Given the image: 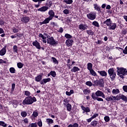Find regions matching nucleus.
<instances>
[{
  "instance_id": "nucleus-1",
  "label": "nucleus",
  "mask_w": 127,
  "mask_h": 127,
  "mask_svg": "<svg viewBox=\"0 0 127 127\" xmlns=\"http://www.w3.org/2000/svg\"><path fill=\"white\" fill-rule=\"evenodd\" d=\"M48 14L49 15V17L46 18L43 22H41V24H47V23H49V21L53 19L54 15H55V13L53 10H50L48 12Z\"/></svg>"
},
{
  "instance_id": "nucleus-2",
  "label": "nucleus",
  "mask_w": 127,
  "mask_h": 127,
  "mask_svg": "<svg viewBox=\"0 0 127 127\" xmlns=\"http://www.w3.org/2000/svg\"><path fill=\"white\" fill-rule=\"evenodd\" d=\"M34 102H36V98L34 97L32 98L31 96H28L25 98L23 101V105H32Z\"/></svg>"
},
{
  "instance_id": "nucleus-3",
  "label": "nucleus",
  "mask_w": 127,
  "mask_h": 127,
  "mask_svg": "<svg viewBox=\"0 0 127 127\" xmlns=\"http://www.w3.org/2000/svg\"><path fill=\"white\" fill-rule=\"evenodd\" d=\"M47 44L52 45L53 46H56L58 44V42L56 41L53 37H47Z\"/></svg>"
},
{
  "instance_id": "nucleus-4",
  "label": "nucleus",
  "mask_w": 127,
  "mask_h": 127,
  "mask_svg": "<svg viewBox=\"0 0 127 127\" xmlns=\"http://www.w3.org/2000/svg\"><path fill=\"white\" fill-rule=\"evenodd\" d=\"M108 74L112 81H114V80L116 79V76H117V74L116 73V71L114 70V68H110L108 70Z\"/></svg>"
},
{
  "instance_id": "nucleus-5",
  "label": "nucleus",
  "mask_w": 127,
  "mask_h": 127,
  "mask_svg": "<svg viewBox=\"0 0 127 127\" xmlns=\"http://www.w3.org/2000/svg\"><path fill=\"white\" fill-rule=\"evenodd\" d=\"M87 17L90 20H94L96 19V14L94 13H89L87 14Z\"/></svg>"
},
{
  "instance_id": "nucleus-6",
  "label": "nucleus",
  "mask_w": 127,
  "mask_h": 127,
  "mask_svg": "<svg viewBox=\"0 0 127 127\" xmlns=\"http://www.w3.org/2000/svg\"><path fill=\"white\" fill-rule=\"evenodd\" d=\"M95 95L96 97H102L103 99L106 98L105 94H104V92L103 91H101L100 90H98L95 92Z\"/></svg>"
},
{
  "instance_id": "nucleus-7",
  "label": "nucleus",
  "mask_w": 127,
  "mask_h": 127,
  "mask_svg": "<svg viewBox=\"0 0 127 127\" xmlns=\"http://www.w3.org/2000/svg\"><path fill=\"white\" fill-rule=\"evenodd\" d=\"M117 100H121V99H122V100H123V101H124L125 102H127V96H124L123 94L118 95L117 96Z\"/></svg>"
},
{
  "instance_id": "nucleus-8",
  "label": "nucleus",
  "mask_w": 127,
  "mask_h": 127,
  "mask_svg": "<svg viewBox=\"0 0 127 127\" xmlns=\"http://www.w3.org/2000/svg\"><path fill=\"white\" fill-rule=\"evenodd\" d=\"M117 97L114 96H111L110 97H108L106 98V101L107 102H112V101H114L115 100H117Z\"/></svg>"
},
{
  "instance_id": "nucleus-9",
  "label": "nucleus",
  "mask_w": 127,
  "mask_h": 127,
  "mask_svg": "<svg viewBox=\"0 0 127 127\" xmlns=\"http://www.w3.org/2000/svg\"><path fill=\"white\" fill-rule=\"evenodd\" d=\"M78 28L82 31H84V30H87V29L88 28V26H87L85 24H81L79 25Z\"/></svg>"
},
{
  "instance_id": "nucleus-10",
  "label": "nucleus",
  "mask_w": 127,
  "mask_h": 127,
  "mask_svg": "<svg viewBox=\"0 0 127 127\" xmlns=\"http://www.w3.org/2000/svg\"><path fill=\"white\" fill-rule=\"evenodd\" d=\"M33 46H35V47L37 48V49H41L40 44L38 42H37V41H35V42H33Z\"/></svg>"
},
{
  "instance_id": "nucleus-11",
  "label": "nucleus",
  "mask_w": 127,
  "mask_h": 127,
  "mask_svg": "<svg viewBox=\"0 0 127 127\" xmlns=\"http://www.w3.org/2000/svg\"><path fill=\"white\" fill-rule=\"evenodd\" d=\"M49 8V7H48V6H44L38 9V11L44 12V11H46V10H47Z\"/></svg>"
},
{
  "instance_id": "nucleus-12",
  "label": "nucleus",
  "mask_w": 127,
  "mask_h": 127,
  "mask_svg": "<svg viewBox=\"0 0 127 127\" xmlns=\"http://www.w3.org/2000/svg\"><path fill=\"white\" fill-rule=\"evenodd\" d=\"M6 47H4L0 51V55L1 56H3L5 53H6Z\"/></svg>"
},
{
  "instance_id": "nucleus-13",
  "label": "nucleus",
  "mask_w": 127,
  "mask_h": 127,
  "mask_svg": "<svg viewBox=\"0 0 127 127\" xmlns=\"http://www.w3.org/2000/svg\"><path fill=\"white\" fill-rule=\"evenodd\" d=\"M65 43L67 46H72V44L73 43V40L68 39L66 41Z\"/></svg>"
},
{
  "instance_id": "nucleus-14",
  "label": "nucleus",
  "mask_w": 127,
  "mask_h": 127,
  "mask_svg": "<svg viewBox=\"0 0 127 127\" xmlns=\"http://www.w3.org/2000/svg\"><path fill=\"white\" fill-rule=\"evenodd\" d=\"M112 23V21H111V19H107L106 21L103 22V24H106L107 26H110L111 24Z\"/></svg>"
},
{
  "instance_id": "nucleus-15",
  "label": "nucleus",
  "mask_w": 127,
  "mask_h": 127,
  "mask_svg": "<svg viewBox=\"0 0 127 127\" xmlns=\"http://www.w3.org/2000/svg\"><path fill=\"white\" fill-rule=\"evenodd\" d=\"M98 73H99L101 76H102V77H107V75H108L107 72L105 71H98Z\"/></svg>"
},
{
  "instance_id": "nucleus-16",
  "label": "nucleus",
  "mask_w": 127,
  "mask_h": 127,
  "mask_svg": "<svg viewBox=\"0 0 127 127\" xmlns=\"http://www.w3.org/2000/svg\"><path fill=\"white\" fill-rule=\"evenodd\" d=\"M22 34H19V33H17L15 34L14 35H12L11 36V38L13 39V38H16V37H18L19 38H20V37H22Z\"/></svg>"
},
{
  "instance_id": "nucleus-17",
  "label": "nucleus",
  "mask_w": 127,
  "mask_h": 127,
  "mask_svg": "<svg viewBox=\"0 0 127 127\" xmlns=\"http://www.w3.org/2000/svg\"><path fill=\"white\" fill-rule=\"evenodd\" d=\"M109 26L110 29H111L112 30H115V29H116L117 28V24L111 23Z\"/></svg>"
},
{
  "instance_id": "nucleus-18",
  "label": "nucleus",
  "mask_w": 127,
  "mask_h": 127,
  "mask_svg": "<svg viewBox=\"0 0 127 127\" xmlns=\"http://www.w3.org/2000/svg\"><path fill=\"white\" fill-rule=\"evenodd\" d=\"M21 21L24 22V23H27L29 21V17H23L21 19Z\"/></svg>"
},
{
  "instance_id": "nucleus-19",
  "label": "nucleus",
  "mask_w": 127,
  "mask_h": 127,
  "mask_svg": "<svg viewBox=\"0 0 127 127\" xmlns=\"http://www.w3.org/2000/svg\"><path fill=\"white\" fill-rule=\"evenodd\" d=\"M41 80H42V75H39L35 77V81L36 82H40Z\"/></svg>"
},
{
  "instance_id": "nucleus-20",
  "label": "nucleus",
  "mask_w": 127,
  "mask_h": 127,
  "mask_svg": "<svg viewBox=\"0 0 127 127\" xmlns=\"http://www.w3.org/2000/svg\"><path fill=\"white\" fill-rule=\"evenodd\" d=\"M119 93L120 90H119V89H113L112 90V93L113 95H118V94H119Z\"/></svg>"
},
{
  "instance_id": "nucleus-21",
  "label": "nucleus",
  "mask_w": 127,
  "mask_h": 127,
  "mask_svg": "<svg viewBox=\"0 0 127 127\" xmlns=\"http://www.w3.org/2000/svg\"><path fill=\"white\" fill-rule=\"evenodd\" d=\"M98 86L100 87H103L104 86V80L103 79L98 80Z\"/></svg>"
},
{
  "instance_id": "nucleus-22",
  "label": "nucleus",
  "mask_w": 127,
  "mask_h": 127,
  "mask_svg": "<svg viewBox=\"0 0 127 127\" xmlns=\"http://www.w3.org/2000/svg\"><path fill=\"white\" fill-rule=\"evenodd\" d=\"M82 109L83 111H84V112H86V113L90 112V109H89L88 107L86 108L85 107L82 106Z\"/></svg>"
},
{
  "instance_id": "nucleus-23",
  "label": "nucleus",
  "mask_w": 127,
  "mask_h": 127,
  "mask_svg": "<svg viewBox=\"0 0 127 127\" xmlns=\"http://www.w3.org/2000/svg\"><path fill=\"white\" fill-rule=\"evenodd\" d=\"M93 68V64H92L90 63H89L87 64V69L90 71V70H92V68Z\"/></svg>"
},
{
  "instance_id": "nucleus-24",
  "label": "nucleus",
  "mask_w": 127,
  "mask_h": 127,
  "mask_svg": "<svg viewBox=\"0 0 127 127\" xmlns=\"http://www.w3.org/2000/svg\"><path fill=\"white\" fill-rule=\"evenodd\" d=\"M80 70L79 68H78L77 66H74L72 69L71 70V72H77Z\"/></svg>"
},
{
  "instance_id": "nucleus-25",
  "label": "nucleus",
  "mask_w": 127,
  "mask_h": 127,
  "mask_svg": "<svg viewBox=\"0 0 127 127\" xmlns=\"http://www.w3.org/2000/svg\"><path fill=\"white\" fill-rule=\"evenodd\" d=\"M89 71H90V74L92 75V76H97V73H96L94 70L92 69H90Z\"/></svg>"
},
{
  "instance_id": "nucleus-26",
  "label": "nucleus",
  "mask_w": 127,
  "mask_h": 127,
  "mask_svg": "<svg viewBox=\"0 0 127 127\" xmlns=\"http://www.w3.org/2000/svg\"><path fill=\"white\" fill-rule=\"evenodd\" d=\"M47 123L49 125H51V124H53V123H54V121H53V120L51 119H47Z\"/></svg>"
},
{
  "instance_id": "nucleus-27",
  "label": "nucleus",
  "mask_w": 127,
  "mask_h": 127,
  "mask_svg": "<svg viewBox=\"0 0 127 127\" xmlns=\"http://www.w3.org/2000/svg\"><path fill=\"white\" fill-rule=\"evenodd\" d=\"M91 93V91L89 90V89H84L83 90V94L84 95H89Z\"/></svg>"
},
{
  "instance_id": "nucleus-28",
  "label": "nucleus",
  "mask_w": 127,
  "mask_h": 127,
  "mask_svg": "<svg viewBox=\"0 0 127 127\" xmlns=\"http://www.w3.org/2000/svg\"><path fill=\"white\" fill-rule=\"evenodd\" d=\"M98 83H99V80H94L93 81V84H92V86H94V87H96V86H99Z\"/></svg>"
},
{
  "instance_id": "nucleus-29",
  "label": "nucleus",
  "mask_w": 127,
  "mask_h": 127,
  "mask_svg": "<svg viewBox=\"0 0 127 127\" xmlns=\"http://www.w3.org/2000/svg\"><path fill=\"white\" fill-rule=\"evenodd\" d=\"M64 1L67 4H71L73 2V0H64Z\"/></svg>"
},
{
  "instance_id": "nucleus-30",
  "label": "nucleus",
  "mask_w": 127,
  "mask_h": 127,
  "mask_svg": "<svg viewBox=\"0 0 127 127\" xmlns=\"http://www.w3.org/2000/svg\"><path fill=\"white\" fill-rule=\"evenodd\" d=\"M66 108H67V111H68V112H70V111H71V110H72V106L70 104H67Z\"/></svg>"
},
{
  "instance_id": "nucleus-31",
  "label": "nucleus",
  "mask_w": 127,
  "mask_h": 127,
  "mask_svg": "<svg viewBox=\"0 0 127 127\" xmlns=\"http://www.w3.org/2000/svg\"><path fill=\"white\" fill-rule=\"evenodd\" d=\"M50 81H51V79L50 78H44L43 79V81L45 84H46V83L49 82Z\"/></svg>"
},
{
  "instance_id": "nucleus-32",
  "label": "nucleus",
  "mask_w": 127,
  "mask_h": 127,
  "mask_svg": "<svg viewBox=\"0 0 127 127\" xmlns=\"http://www.w3.org/2000/svg\"><path fill=\"white\" fill-rule=\"evenodd\" d=\"M0 126H1V127H6V126H7V125L3 121H0Z\"/></svg>"
},
{
  "instance_id": "nucleus-33",
  "label": "nucleus",
  "mask_w": 127,
  "mask_h": 127,
  "mask_svg": "<svg viewBox=\"0 0 127 127\" xmlns=\"http://www.w3.org/2000/svg\"><path fill=\"white\" fill-rule=\"evenodd\" d=\"M94 6L95 9L97 10V11H100V10H101V9L100 8V7L98 6V4H94Z\"/></svg>"
},
{
  "instance_id": "nucleus-34",
  "label": "nucleus",
  "mask_w": 127,
  "mask_h": 127,
  "mask_svg": "<svg viewBox=\"0 0 127 127\" xmlns=\"http://www.w3.org/2000/svg\"><path fill=\"white\" fill-rule=\"evenodd\" d=\"M92 25H94V26H96V27H99L100 26L99 23L96 21L92 22Z\"/></svg>"
},
{
  "instance_id": "nucleus-35",
  "label": "nucleus",
  "mask_w": 127,
  "mask_h": 127,
  "mask_svg": "<svg viewBox=\"0 0 127 127\" xmlns=\"http://www.w3.org/2000/svg\"><path fill=\"white\" fill-rule=\"evenodd\" d=\"M17 65L18 68H19V69H21V68H22V67H23V64H22V63H17Z\"/></svg>"
},
{
  "instance_id": "nucleus-36",
  "label": "nucleus",
  "mask_w": 127,
  "mask_h": 127,
  "mask_svg": "<svg viewBox=\"0 0 127 127\" xmlns=\"http://www.w3.org/2000/svg\"><path fill=\"white\" fill-rule=\"evenodd\" d=\"M91 126H92V127H96V126L98 125V122L96 121H94L91 123Z\"/></svg>"
},
{
  "instance_id": "nucleus-37",
  "label": "nucleus",
  "mask_w": 127,
  "mask_h": 127,
  "mask_svg": "<svg viewBox=\"0 0 127 127\" xmlns=\"http://www.w3.org/2000/svg\"><path fill=\"white\" fill-rule=\"evenodd\" d=\"M86 32H87V34H88L89 35H94V32H93L91 30H87Z\"/></svg>"
},
{
  "instance_id": "nucleus-38",
  "label": "nucleus",
  "mask_w": 127,
  "mask_h": 127,
  "mask_svg": "<svg viewBox=\"0 0 127 127\" xmlns=\"http://www.w3.org/2000/svg\"><path fill=\"white\" fill-rule=\"evenodd\" d=\"M9 71L10 73H12V74H14V73H15V69H14V67H10L9 68Z\"/></svg>"
},
{
  "instance_id": "nucleus-39",
  "label": "nucleus",
  "mask_w": 127,
  "mask_h": 127,
  "mask_svg": "<svg viewBox=\"0 0 127 127\" xmlns=\"http://www.w3.org/2000/svg\"><path fill=\"white\" fill-rule=\"evenodd\" d=\"M13 50L14 52H16V53H17V51L18 50V49H17V46H14L13 47Z\"/></svg>"
},
{
  "instance_id": "nucleus-40",
  "label": "nucleus",
  "mask_w": 127,
  "mask_h": 127,
  "mask_svg": "<svg viewBox=\"0 0 127 127\" xmlns=\"http://www.w3.org/2000/svg\"><path fill=\"white\" fill-rule=\"evenodd\" d=\"M86 85H87V86H89V87H92V86H93V83H92V82L91 81H87L86 82Z\"/></svg>"
},
{
  "instance_id": "nucleus-41",
  "label": "nucleus",
  "mask_w": 127,
  "mask_h": 127,
  "mask_svg": "<svg viewBox=\"0 0 127 127\" xmlns=\"http://www.w3.org/2000/svg\"><path fill=\"white\" fill-rule=\"evenodd\" d=\"M29 127H37L36 123H32L29 125Z\"/></svg>"
},
{
  "instance_id": "nucleus-42",
  "label": "nucleus",
  "mask_w": 127,
  "mask_h": 127,
  "mask_svg": "<svg viewBox=\"0 0 127 127\" xmlns=\"http://www.w3.org/2000/svg\"><path fill=\"white\" fill-rule=\"evenodd\" d=\"M52 59L53 60V62H54L55 64H58V61H57L56 58L52 57Z\"/></svg>"
},
{
  "instance_id": "nucleus-43",
  "label": "nucleus",
  "mask_w": 127,
  "mask_h": 127,
  "mask_svg": "<svg viewBox=\"0 0 127 127\" xmlns=\"http://www.w3.org/2000/svg\"><path fill=\"white\" fill-rule=\"evenodd\" d=\"M64 37H65V38H68V39L72 38V36H71V35L69 34H65L64 35Z\"/></svg>"
},
{
  "instance_id": "nucleus-44",
  "label": "nucleus",
  "mask_w": 127,
  "mask_h": 127,
  "mask_svg": "<svg viewBox=\"0 0 127 127\" xmlns=\"http://www.w3.org/2000/svg\"><path fill=\"white\" fill-rule=\"evenodd\" d=\"M21 115L22 116V117L25 118V117L27 116V113H26V112H21Z\"/></svg>"
},
{
  "instance_id": "nucleus-45",
  "label": "nucleus",
  "mask_w": 127,
  "mask_h": 127,
  "mask_svg": "<svg viewBox=\"0 0 127 127\" xmlns=\"http://www.w3.org/2000/svg\"><path fill=\"white\" fill-rule=\"evenodd\" d=\"M50 74L52 77H54L55 76H56V72H55V71H52L50 72Z\"/></svg>"
},
{
  "instance_id": "nucleus-46",
  "label": "nucleus",
  "mask_w": 127,
  "mask_h": 127,
  "mask_svg": "<svg viewBox=\"0 0 127 127\" xmlns=\"http://www.w3.org/2000/svg\"><path fill=\"white\" fill-rule=\"evenodd\" d=\"M91 97L93 100H96L97 97L96 96V94L94 93H92L91 95Z\"/></svg>"
},
{
  "instance_id": "nucleus-47",
  "label": "nucleus",
  "mask_w": 127,
  "mask_h": 127,
  "mask_svg": "<svg viewBox=\"0 0 127 127\" xmlns=\"http://www.w3.org/2000/svg\"><path fill=\"white\" fill-rule=\"evenodd\" d=\"M24 95L25 96H28L29 97H30L29 96L30 95V92L28 91H24Z\"/></svg>"
},
{
  "instance_id": "nucleus-48",
  "label": "nucleus",
  "mask_w": 127,
  "mask_h": 127,
  "mask_svg": "<svg viewBox=\"0 0 127 127\" xmlns=\"http://www.w3.org/2000/svg\"><path fill=\"white\" fill-rule=\"evenodd\" d=\"M39 36L42 38V39H46V37L44 36V35L41 33L39 34Z\"/></svg>"
},
{
  "instance_id": "nucleus-49",
  "label": "nucleus",
  "mask_w": 127,
  "mask_h": 127,
  "mask_svg": "<svg viewBox=\"0 0 127 127\" xmlns=\"http://www.w3.org/2000/svg\"><path fill=\"white\" fill-rule=\"evenodd\" d=\"M104 120L106 122H110V117H109V116H105L104 117Z\"/></svg>"
},
{
  "instance_id": "nucleus-50",
  "label": "nucleus",
  "mask_w": 127,
  "mask_h": 127,
  "mask_svg": "<svg viewBox=\"0 0 127 127\" xmlns=\"http://www.w3.org/2000/svg\"><path fill=\"white\" fill-rule=\"evenodd\" d=\"M96 100H97V101H98V102H104V99L100 97H97Z\"/></svg>"
},
{
  "instance_id": "nucleus-51",
  "label": "nucleus",
  "mask_w": 127,
  "mask_h": 127,
  "mask_svg": "<svg viewBox=\"0 0 127 127\" xmlns=\"http://www.w3.org/2000/svg\"><path fill=\"white\" fill-rule=\"evenodd\" d=\"M123 89L124 92H126V93H127V85L123 86Z\"/></svg>"
},
{
  "instance_id": "nucleus-52",
  "label": "nucleus",
  "mask_w": 127,
  "mask_h": 127,
  "mask_svg": "<svg viewBox=\"0 0 127 127\" xmlns=\"http://www.w3.org/2000/svg\"><path fill=\"white\" fill-rule=\"evenodd\" d=\"M38 116V113L36 112H34L33 113V116L35 117V118H36V117H37Z\"/></svg>"
},
{
  "instance_id": "nucleus-53",
  "label": "nucleus",
  "mask_w": 127,
  "mask_h": 127,
  "mask_svg": "<svg viewBox=\"0 0 127 127\" xmlns=\"http://www.w3.org/2000/svg\"><path fill=\"white\" fill-rule=\"evenodd\" d=\"M15 88V83L12 84L11 91L13 92L14 88Z\"/></svg>"
},
{
  "instance_id": "nucleus-54",
  "label": "nucleus",
  "mask_w": 127,
  "mask_h": 127,
  "mask_svg": "<svg viewBox=\"0 0 127 127\" xmlns=\"http://www.w3.org/2000/svg\"><path fill=\"white\" fill-rule=\"evenodd\" d=\"M63 12L65 14H69V10L68 9H64Z\"/></svg>"
},
{
  "instance_id": "nucleus-55",
  "label": "nucleus",
  "mask_w": 127,
  "mask_h": 127,
  "mask_svg": "<svg viewBox=\"0 0 127 127\" xmlns=\"http://www.w3.org/2000/svg\"><path fill=\"white\" fill-rule=\"evenodd\" d=\"M12 30H13V32H14V33H16V32H18V29H17L15 28H13Z\"/></svg>"
},
{
  "instance_id": "nucleus-56",
  "label": "nucleus",
  "mask_w": 127,
  "mask_h": 127,
  "mask_svg": "<svg viewBox=\"0 0 127 127\" xmlns=\"http://www.w3.org/2000/svg\"><path fill=\"white\" fill-rule=\"evenodd\" d=\"M98 116H99V114H95L91 117V119L93 120V119H95V118H97V117H98Z\"/></svg>"
},
{
  "instance_id": "nucleus-57",
  "label": "nucleus",
  "mask_w": 127,
  "mask_h": 127,
  "mask_svg": "<svg viewBox=\"0 0 127 127\" xmlns=\"http://www.w3.org/2000/svg\"><path fill=\"white\" fill-rule=\"evenodd\" d=\"M58 31V32H60V33H62V32H63V28L60 27Z\"/></svg>"
},
{
  "instance_id": "nucleus-58",
  "label": "nucleus",
  "mask_w": 127,
  "mask_h": 127,
  "mask_svg": "<svg viewBox=\"0 0 127 127\" xmlns=\"http://www.w3.org/2000/svg\"><path fill=\"white\" fill-rule=\"evenodd\" d=\"M123 53L124 54H127V46L125 48V50L123 51Z\"/></svg>"
},
{
  "instance_id": "nucleus-59",
  "label": "nucleus",
  "mask_w": 127,
  "mask_h": 127,
  "mask_svg": "<svg viewBox=\"0 0 127 127\" xmlns=\"http://www.w3.org/2000/svg\"><path fill=\"white\" fill-rule=\"evenodd\" d=\"M38 126H39V127H42V122H41V121L38 123Z\"/></svg>"
},
{
  "instance_id": "nucleus-60",
  "label": "nucleus",
  "mask_w": 127,
  "mask_h": 127,
  "mask_svg": "<svg viewBox=\"0 0 127 127\" xmlns=\"http://www.w3.org/2000/svg\"><path fill=\"white\" fill-rule=\"evenodd\" d=\"M13 105H15V106H16V105H17L18 103H17V101L16 100H13Z\"/></svg>"
},
{
  "instance_id": "nucleus-61",
  "label": "nucleus",
  "mask_w": 127,
  "mask_h": 127,
  "mask_svg": "<svg viewBox=\"0 0 127 127\" xmlns=\"http://www.w3.org/2000/svg\"><path fill=\"white\" fill-rule=\"evenodd\" d=\"M79 127V125L77 123H75L72 125V127Z\"/></svg>"
},
{
  "instance_id": "nucleus-62",
  "label": "nucleus",
  "mask_w": 127,
  "mask_h": 127,
  "mask_svg": "<svg viewBox=\"0 0 127 127\" xmlns=\"http://www.w3.org/2000/svg\"><path fill=\"white\" fill-rule=\"evenodd\" d=\"M24 122H25V124H28V119L25 118V119H24Z\"/></svg>"
},
{
  "instance_id": "nucleus-63",
  "label": "nucleus",
  "mask_w": 127,
  "mask_h": 127,
  "mask_svg": "<svg viewBox=\"0 0 127 127\" xmlns=\"http://www.w3.org/2000/svg\"><path fill=\"white\" fill-rule=\"evenodd\" d=\"M3 32H4L3 29H2V28H0V34H1V33H3Z\"/></svg>"
},
{
  "instance_id": "nucleus-64",
  "label": "nucleus",
  "mask_w": 127,
  "mask_h": 127,
  "mask_svg": "<svg viewBox=\"0 0 127 127\" xmlns=\"http://www.w3.org/2000/svg\"><path fill=\"white\" fill-rule=\"evenodd\" d=\"M65 94H66V95H67V96H71V93H70V92L66 91V92H65Z\"/></svg>"
}]
</instances>
